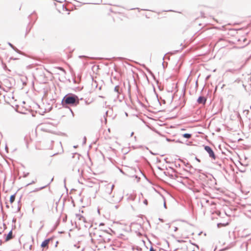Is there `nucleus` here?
I'll list each match as a JSON object with an SVG mask.
<instances>
[{
  "label": "nucleus",
  "mask_w": 251,
  "mask_h": 251,
  "mask_svg": "<svg viewBox=\"0 0 251 251\" xmlns=\"http://www.w3.org/2000/svg\"><path fill=\"white\" fill-rule=\"evenodd\" d=\"M206 99L203 97H200L198 99V102L199 103L204 104L206 102Z\"/></svg>",
  "instance_id": "4"
},
{
  "label": "nucleus",
  "mask_w": 251,
  "mask_h": 251,
  "mask_svg": "<svg viewBox=\"0 0 251 251\" xmlns=\"http://www.w3.org/2000/svg\"><path fill=\"white\" fill-rule=\"evenodd\" d=\"M183 225L184 227H185L184 229V231L188 232V228L191 227V226L186 223H183Z\"/></svg>",
  "instance_id": "5"
},
{
  "label": "nucleus",
  "mask_w": 251,
  "mask_h": 251,
  "mask_svg": "<svg viewBox=\"0 0 251 251\" xmlns=\"http://www.w3.org/2000/svg\"><path fill=\"white\" fill-rule=\"evenodd\" d=\"M129 134H130V136L132 137L133 135V134H134V132H129Z\"/></svg>",
  "instance_id": "11"
},
{
  "label": "nucleus",
  "mask_w": 251,
  "mask_h": 251,
  "mask_svg": "<svg viewBox=\"0 0 251 251\" xmlns=\"http://www.w3.org/2000/svg\"><path fill=\"white\" fill-rule=\"evenodd\" d=\"M133 177H135L136 178L137 177L136 175H134L132 176Z\"/></svg>",
  "instance_id": "13"
},
{
  "label": "nucleus",
  "mask_w": 251,
  "mask_h": 251,
  "mask_svg": "<svg viewBox=\"0 0 251 251\" xmlns=\"http://www.w3.org/2000/svg\"><path fill=\"white\" fill-rule=\"evenodd\" d=\"M228 223H226V224H221V223H220V224H218V227H221L222 226H226L227 225H228Z\"/></svg>",
  "instance_id": "10"
},
{
  "label": "nucleus",
  "mask_w": 251,
  "mask_h": 251,
  "mask_svg": "<svg viewBox=\"0 0 251 251\" xmlns=\"http://www.w3.org/2000/svg\"><path fill=\"white\" fill-rule=\"evenodd\" d=\"M182 137L187 139H190L192 137V134L190 133H184L182 135Z\"/></svg>",
  "instance_id": "7"
},
{
  "label": "nucleus",
  "mask_w": 251,
  "mask_h": 251,
  "mask_svg": "<svg viewBox=\"0 0 251 251\" xmlns=\"http://www.w3.org/2000/svg\"><path fill=\"white\" fill-rule=\"evenodd\" d=\"M12 238V232L11 231L9 232V233L6 235L5 240L8 241Z\"/></svg>",
  "instance_id": "6"
},
{
  "label": "nucleus",
  "mask_w": 251,
  "mask_h": 251,
  "mask_svg": "<svg viewBox=\"0 0 251 251\" xmlns=\"http://www.w3.org/2000/svg\"><path fill=\"white\" fill-rule=\"evenodd\" d=\"M15 199V195H11L10 198V203H12L14 201Z\"/></svg>",
  "instance_id": "8"
},
{
  "label": "nucleus",
  "mask_w": 251,
  "mask_h": 251,
  "mask_svg": "<svg viewBox=\"0 0 251 251\" xmlns=\"http://www.w3.org/2000/svg\"><path fill=\"white\" fill-rule=\"evenodd\" d=\"M136 197V195L135 194H131L128 197V199H130V200H133Z\"/></svg>",
  "instance_id": "9"
},
{
  "label": "nucleus",
  "mask_w": 251,
  "mask_h": 251,
  "mask_svg": "<svg viewBox=\"0 0 251 251\" xmlns=\"http://www.w3.org/2000/svg\"><path fill=\"white\" fill-rule=\"evenodd\" d=\"M79 103V100L78 97L73 94L65 96L62 101V103L64 106L66 104L76 106Z\"/></svg>",
  "instance_id": "1"
},
{
  "label": "nucleus",
  "mask_w": 251,
  "mask_h": 251,
  "mask_svg": "<svg viewBox=\"0 0 251 251\" xmlns=\"http://www.w3.org/2000/svg\"><path fill=\"white\" fill-rule=\"evenodd\" d=\"M150 251H155V250H154L152 248H151L150 249Z\"/></svg>",
  "instance_id": "12"
},
{
  "label": "nucleus",
  "mask_w": 251,
  "mask_h": 251,
  "mask_svg": "<svg viewBox=\"0 0 251 251\" xmlns=\"http://www.w3.org/2000/svg\"><path fill=\"white\" fill-rule=\"evenodd\" d=\"M50 241H52V238L46 239L42 243L41 247L42 248V251H44V249L47 250L49 249V245Z\"/></svg>",
  "instance_id": "2"
},
{
  "label": "nucleus",
  "mask_w": 251,
  "mask_h": 251,
  "mask_svg": "<svg viewBox=\"0 0 251 251\" xmlns=\"http://www.w3.org/2000/svg\"><path fill=\"white\" fill-rule=\"evenodd\" d=\"M204 149L208 153L209 156L210 157H211L212 158H213L214 159H215V158H216L215 155L213 150L210 147L206 146L204 147Z\"/></svg>",
  "instance_id": "3"
}]
</instances>
